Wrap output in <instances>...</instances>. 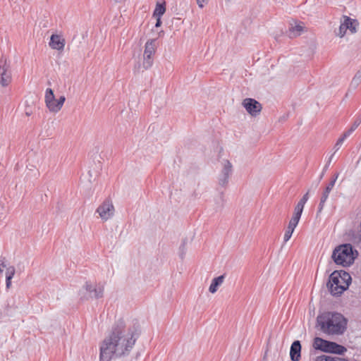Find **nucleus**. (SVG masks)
I'll return each mask as SVG.
<instances>
[{"label":"nucleus","mask_w":361,"mask_h":361,"mask_svg":"<svg viewBox=\"0 0 361 361\" xmlns=\"http://www.w3.org/2000/svg\"><path fill=\"white\" fill-rule=\"evenodd\" d=\"M343 18L344 26L346 30H349L351 33H355L359 25L357 20L353 19L347 16H343Z\"/></svg>","instance_id":"12"},{"label":"nucleus","mask_w":361,"mask_h":361,"mask_svg":"<svg viewBox=\"0 0 361 361\" xmlns=\"http://www.w3.org/2000/svg\"><path fill=\"white\" fill-rule=\"evenodd\" d=\"M302 25H303L302 23H300L298 24H296L294 26L291 25V27L288 30L289 37H295L300 35L304 30V27Z\"/></svg>","instance_id":"19"},{"label":"nucleus","mask_w":361,"mask_h":361,"mask_svg":"<svg viewBox=\"0 0 361 361\" xmlns=\"http://www.w3.org/2000/svg\"><path fill=\"white\" fill-rule=\"evenodd\" d=\"M5 267H6V265H5L3 259H0V276L2 275L4 268H5Z\"/></svg>","instance_id":"34"},{"label":"nucleus","mask_w":361,"mask_h":361,"mask_svg":"<svg viewBox=\"0 0 361 361\" xmlns=\"http://www.w3.org/2000/svg\"><path fill=\"white\" fill-rule=\"evenodd\" d=\"M243 106L252 116L258 115L262 110V105L255 99L246 98L243 102Z\"/></svg>","instance_id":"8"},{"label":"nucleus","mask_w":361,"mask_h":361,"mask_svg":"<svg viewBox=\"0 0 361 361\" xmlns=\"http://www.w3.org/2000/svg\"><path fill=\"white\" fill-rule=\"evenodd\" d=\"M324 204H325V202H322L320 200V202H319V207H318V211H317L318 213H320L322 211V209H323V208L324 207Z\"/></svg>","instance_id":"40"},{"label":"nucleus","mask_w":361,"mask_h":361,"mask_svg":"<svg viewBox=\"0 0 361 361\" xmlns=\"http://www.w3.org/2000/svg\"><path fill=\"white\" fill-rule=\"evenodd\" d=\"M140 335L138 326H127L122 319L117 320L110 335L100 347V361H110L114 356H127L132 350Z\"/></svg>","instance_id":"1"},{"label":"nucleus","mask_w":361,"mask_h":361,"mask_svg":"<svg viewBox=\"0 0 361 361\" xmlns=\"http://www.w3.org/2000/svg\"><path fill=\"white\" fill-rule=\"evenodd\" d=\"M361 83V71H358L353 78L349 86L350 90H355Z\"/></svg>","instance_id":"20"},{"label":"nucleus","mask_w":361,"mask_h":361,"mask_svg":"<svg viewBox=\"0 0 361 361\" xmlns=\"http://www.w3.org/2000/svg\"><path fill=\"white\" fill-rule=\"evenodd\" d=\"M329 341L324 340L323 338L316 337L314 339V348L317 350H320L323 352L328 353L329 347Z\"/></svg>","instance_id":"13"},{"label":"nucleus","mask_w":361,"mask_h":361,"mask_svg":"<svg viewBox=\"0 0 361 361\" xmlns=\"http://www.w3.org/2000/svg\"><path fill=\"white\" fill-rule=\"evenodd\" d=\"M53 102H56L54 91L51 88H47L45 92V103L49 110L52 112V107H55V104H53Z\"/></svg>","instance_id":"15"},{"label":"nucleus","mask_w":361,"mask_h":361,"mask_svg":"<svg viewBox=\"0 0 361 361\" xmlns=\"http://www.w3.org/2000/svg\"><path fill=\"white\" fill-rule=\"evenodd\" d=\"M334 185L335 180H331V181L328 183L325 189L331 192L333 188L334 187Z\"/></svg>","instance_id":"30"},{"label":"nucleus","mask_w":361,"mask_h":361,"mask_svg":"<svg viewBox=\"0 0 361 361\" xmlns=\"http://www.w3.org/2000/svg\"><path fill=\"white\" fill-rule=\"evenodd\" d=\"M65 100L66 97L64 96H61L58 99H56L55 107H52L53 112H58L59 110H61Z\"/></svg>","instance_id":"24"},{"label":"nucleus","mask_w":361,"mask_h":361,"mask_svg":"<svg viewBox=\"0 0 361 361\" xmlns=\"http://www.w3.org/2000/svg\"><path fill=\"white\" fill-rule=\"evenodd\" d=\"M224 279V275H221L218 277L214 278L212 280V281L210 284V286L209 288V292L212 293H216L218 290L219 286H220L223 283Z\"/></svg>","instance_id":"18"},{"label":"nucleus","mask_w":361,"mask_h":361,"mask_svg":"<svg viewBox=\"0 0 361 361\" xmlns=\"http://www.w3.org/2000/svg\"><path fill=\"white\" fill-rule=\"evenodd\" d=\"M328 199V197H326V195H322L321 197V199L320 200L322 202H326V200Z\"/></svg>","instance_id":"43"},{"label":"nucleus","mask_w":361,"mask_h":361,"mask_svg":"<svg viewBox=\"0 0 361 361\" xmlns=\"http://www.w3.org/2000/svg\"><path fill=\"white\" fill-rule=\"evenodd\" d=\"M358 294H359V295H360V296L361 297V288H360V289H359V293H358Z\"/></svg>","instance_id":"49"},{"label":"nucleus","mask_w":361,"mask_h":361,"mask_svg":"<svg viewBox=\"0 0 361 361\" xmlns=\"http://www.w3.org/2000/svg\"><path fill=\"white\" fill-rule=\"evenodd\" d=\"M352 281L350 275L344 270L334 271L330 276L327 287L334 296L342 294Z\"/></svg>","instance_id":"3"},{"label":"nucleus","mask_w":361,"mask_h":361,"mask_svg":"<svg viewBox=\"0 0 361 361\" xmlns=\"http://www.w3.org/2000/svg\"><path fill=\"white\" fill-rule=\"evenodd\" d=\"M338 176H339V173H336L334 175V176H333V178H332V179H331V180H335V182H336V180H337V178H338Z\"/></svg>","instance_id":"45"},{"label":"nucleus","mask_w":361,"mask_h":361,"mask_svg":"<svg viewBox=\"0 0 361 361\" xmlns=\"http://www.w3.org/2000/svg\"><path fill=\"white\" fill-rule=\"evenodd\" d=\"M309 199V192H307V193H305L302 197L300 200V201L298 202V204H299L301 206H305V203L307 202V201Z\"/></svg>","instance_id":"27"},{"label":"nucleus","mask_w":361,"mask_h":361,"mask_svg":"<svg viewBox=\"0 0 361 361\" xmlns=\"http://www.w3.org/2000/svg\"><path fill=\"white\" fill-rule=\"evenodd\" d=\"M320 330L327 335H342L347 329L348 320L341 313L326 312L317 317Z\"/></svg>","instance_id":"2"},{"label":"nucleus","mask_w":361,"mask_h":361,"mask_svg":"<svg viewBox=\"0 0 361 361\" xmlns=\"http://www.w3.org/2000/svg\"><path fill=\"white\" fill-rule=\"evenodd\" d=\"M290 357L292 361H299L301 357V344L300 341L293 342L290 349Z\"/></svg>","instance_id":"9"},{"label":"nucleus","mask_w":361,"mask_h":361,"mask_svg":"<svg viewBox=\"0 0 361 361\" xmlns=\"http://www.w3.org/2000/svg\"><path fill=\"white\" fill-rule=\"evenodd\" d=\"M154 17L157 18V22H156V24H155V27H159L161 25V17H159V16H154Z\"/></svg>","instance_id":"38"},{"label":"nucleus","mask_w":361,"mask_h":361,"mask_svg":"<svg viewBox=\"0 0 361 361\" xmlns=\"http://www.w3.org/2000/svg\"><path fill=\"white\" fill-rule=\"evenodd\" d=\"M15 268L14 267H9L6 269V286L7 288H9L11 284V279L13 277L15 274Z\"/></svg>","instance_id":"21"},{"label":"nucleus","mask_w":361,"mask_h":361,"mask_svg":"<svg viewBox=\"0 0 361 361\" xmlns=\"http://www.w3.org/2000/svg\"><path fill=\"white\" fill-rule=\"evenodd\" d=\"M49 46L54 49L63 50L65 46V39L61 36L54 34L51 36Z\"/></svg>","instance_id":"11"},{"label":"nucleus","mask_w":361,"mask_h":361,"mask_svg":"<svg viewBox=\"0 0 361 361\" xmlns=\"http://www.w3.org/2000/svg\"><path fill=\"white\" fill-rule=\"evenodd\" d=\"M354 131V130H353V128H350L349 130H348L347 131H345L343 135H344V137H348V136H350V135Z\"/></svg>","instance_id":"39"},{"label":"nucleus","mask_w":361,"mask_h":361,"mask_svg":"<svg viewBox=\"0 0 361 361\" xmlns=\"http://www.w3.org/2000/svg\"><path fill=\"white\" fill-rule=\"evenodd\" d=\"M96 212L103 221H107L114 216L115 209L111 200L107 199L98 207Z\"/></svg>","instance_id":"6"},{"label":"nucleus","mask_w":361,"mask_h":361,"mask_svg":"<svg viewBox=\"0 0 361 361\" xmlns=\"http://www.w3.org/2000/svg\"><path fill=\"white\" fill-rule=\"evenodd\" d=\"M315 361H348L339 357H332L329 355H321L317 357Z\"/></svg>","instance_id":"22"},{"label":"nucleus","mask_w":361,"mask_h":361,"mask_svg":"<svg viewBox=\"0 0 361 361\" xmlns=\"http://www.w3.org/2000/svg\"><path fill=\"white\" fill-rule=\"evenodd\" d=\"M0 84L3 87L8 85L12 80L10 63L7 59L2 56L0 59Z\"/></svg>","instance_id":"5"},{"label":"nucleus","mask_w":361,"mask_h":361,"mask_svg":"<svg viewBox=\"0 0 361 361\" xmlns=\"http://www.w3.org/2000/svg\"><path fill=\"white\" fill-rule=\"evenodd\" d=\"M296 226H295V224H291L290 222H289V224H288V226L287 228H288V229H289V230H290V231H294V230H295V227H296Z\"/></svg>","instance_id":"42"},{"label":"nucleus","mask_w":361,"mask_h":361,"mask_svg":"<svg viewBox=\"0 0 361 361\" xmlns=\"http://www.w3.org/2000/svg\"><path fill=\"white\" fill-rule=\"evenodd\" d=\"M360 123H361V113L357 116L353 124L352 125V126L350 128L355 130L359 126V125Z\"/></svg>","instance_id":"26"},{"label":"nucleus","mask_w":361,"mask_h":361,"mask_svg":"<svg viewBox=\"0 0 361 361\" xmlns=\"http://www.w3.org/2000/svg\"><path fill=\"white\" fill-rule=\"evenodd\" d=\"M324 173H325V171H322V174H321L320 178H322L323 177V176H324Z\"/></svg>","instance_id":"48"},{"label":"nucleus","mask_w":361,"mask_h":361,"mask_svg":"<svg viewBox=\"0 0 361 361\" xmlns=\"http://www.w3.org/2000/svg\"><path fill=\"white\" fill-rule=\"evenodd\" d=\"M301 215L302 214L301 213H298V212H295L293 213V219L297 220L298 221H300V219L301 217Z\"/></svg>","instance_id":"36"},{"label":"nucleus","mask_w":361,"mask_h":361,"mask_svg":"<svg viewBox=\"0 0 361 361\" xmlns=\"http://www.w3.org/2000/svg\"><path fill=\"white\" fill-rule=\"evenodd\" d=\"M289 222H290L291 224H295V226H297L299 221H298L297 220L291 218V219L290 220Z\"/></svg>","instance_id":"44"},{"label":"nucleus","mask_w":361,"mask_h":361,"mask_svg":"<svg viewBox=\"0 0 361 361\" xmlns=\"http://www.w3.org/2000/svg\"><path fill=\"white\" fill-rule=\"evenodd\" d=\"M334 154H335V152L333 154H331V156L329 157L328 162L326 163V164L325 165V166L323 169L324 171H326L327 170Z\"/></svg>","instance_id":"37"},{"label":"nucleus","mask_w":361,"mask_h":361,"mask_svg":"<svg viewBox=\"0 0 361 361\" xmlns=\"http://www.w3.org/2000/svg\"><path fill=\"white\" fill-rule=\"evenodd\" d=\"M153 61H154V58L153 56H146V55H143V63H142V65L141 66L140 63H138L137 65H135V71H140L141 68H142L143 69L142 70V71H143L144 70H147L148 68H151L152 64H153Z\"/></svg>","instance_id":"14"},{"label":"nucleus","mask_w":361,"mask_h":361,"mask_svg":"<svg viewBox=\"0 0 361 361\" xmlns=\"http://www.w3.org/2000/svg\"><path fill=\"white\" fill-rule=\"evenodd\" d=\"M293 233V231H292L288 228L286 229L284 236H283L284 243H286L291 238Z\"/></svg>","instance_id":"29"},{"label":"nucleus","mask_w":361,"mask_h":361,"mask_svg":"<svg viewBox=\"0 0 361 361\" xmlns=\"http://www.w3.org/2000/svg\"><path fill=\"white\" fill-rule=\"evenodd\" d=\"M84 288L90 294L93 293L92 295H91L92 298L98 299L103 296L104 288L102 286H94L91 283L86 282Z\"/></svg>","instance_id":"10"},{"label":"nucleus","mask_w":361,"mask_h":361,"mask_svg":"<svg viewBox=\"0 0 361 361\" xmlns=\"http://www.w3.org/2000/svg\"><path fill=\"white\" fill-rule=\"evenodd\" d=\"M329 193H330V191L325 189L322 194L326 195V197H329Z\"/></svg>","instance_id":"46"},{"label":"nucleus","mask_w":361,"mask_h":361,"mask_svg":"<svg viewBox=\"0 0 361 361\" xmlns=\"http://www.w3.org/2000/svg\"><path fill=\"white\" fill-rule=\"evenodd\" d=\"M296 226H295V224H291L290 222H289V224H288V226L287 228H288V229H289V230H290V231H294V230H295V227H296Z\"/></svg>","instance_id":"41"},{"label":"nucleus","mask_w":361,"mask_h":361,"mask_svg":"<svg viewBox=\"0 0 361 361\" xmlns=\"http://www.w3.org/2000/svg\"><path fill=\"white\" fill-rule=\"evenodd\" d=\"M358 255V252L350 243L337 246L333 251L332 259L338 265L349 267L354 263Z\"/></svg>","instance_id":"4"},{"label":"nucleus","mask_w":361,"mask_h":361,"mask_svg":"<svg viewBox=\"0 0 361 361\" xmlns=\"http://www.w3.org/2000/svg\"><path fill=\"white\" fill-rule=\"evenodd\" d=\"M346 138L347 137H344V135H342L341 137L338 138V140H341V142L343 143Z\"/></svg>","instance_id":"47"},{"label":"nucleus","mask_w":361,"mask_h":361,"mask_svg":"<svg viewBox=\"0 0 361 361\" xmlns=\"http://www.w3.org/2000/svg\"><path fill=\"white\" fill-rule=\"evenodd\" d=\"M186 240H184L179 247V256L181 259H183L186 252L185 248Z\"/></svg>","instance_id":"25"},{"label":"nucleus","mask_w":361,"mask_h":361,"mask_svg":"<svg viewBox=\"0 0 361 361\" xmlns=\"http://www.w3.org/2000/svg\"><path fill=\"white\" fill-rule=\"evenodd\" d=\"M223 168L218 177L219 185L221 187H226L229 178L233 173V166L228 160H224L222 162Z\"/></svg>","instance_id":"7"},{"label":"nucleus","mask_w":361,"mask_h":361,"mask_svg":"<svg viewBox=\"0 0 361 361\" xmlns=\"http://www.w3.org/2000/svg\"><path fill=\"white\" fill-rule=\"evenodd\" d=\"M303 209H304V207L303 206H301L299 204H297V205L295 206V210L294 212H298V213H302V211H303Z\"/></svg>","instance_id":"31"},{"label":"nucleus","mask_w":361,"mask_h":361,"mask_svg":"<svg viewBox=\"0 0 361 361\" xmlns=\"http://www.w3.org/2000/svg\"><path fill=\"white\" fill-rule=\"evenodd\" d=\"M208 0H197V4L200 8H203L204 4L207 3Z\"/></svg>","instance_id":"33"},{"label":"nucleus","mask_w":361,"mask_h":361,"mask_svg":"<svg viewBox=\"0 0 361 361\" xmlns=\"http://www.w3.org/2000/svg\"><path fill=\"white\" fill-rule=\"evenodd\" d=\"M301 215L302 214L301 213H298V212H295L293 213V219L297 220L298 221H300V219L301 217Z\"/></svg>","instance_id":"35"},{"label":"nucleus","mask_w":361,"mask_h":361,"mask_svg":"<svg viewBox=\"0 0 361 361\" xmlns=\"http://www.w3.org/2000/svg\"><path fill=\"white\" fill-rule=\"evenodd\" d=\"M166 11V6L165 4H160L157 3L156 5V8L153 13V16H159L161 17V16L165 13Z\"/></svg>","instance_id":"23"},{"label":"nucleus","mask_w":361,"mask_h":361,"mask_svg":"<svg viewBox=\"0 0 361 361\" xmlns=\"http://www.w3.org/2000/svg\"><path fill=\"white\" fill-rule=\"evenodd\" d=\"M342 144L343 143L341 142V140H337V142L335 144L334 147V149H335V152H337L340 149Z\"/></svg>","instance_id":"32"},{"label":"nucleus","mask_w":361,"mask_h":361,"mask_svg":"<svg viewBox=\"0 0 361 361\" xmlns=\"http://www.w3.org/2000/svg\"><path fill=\"white\" fill-rule=\"evenodd\" d=\"M346 29L345 28V26H344V23H343V20L341 22V25L339 27V32L337 34L338 36H340L341 37H343L344 36V35L345 34L346 32Z\"/></svg>","instance_id":"28"},{"label":"nucleus","mask_w":361,"mask_h":361,"mask_svg":"<svg viewBox=\"0 0 361 361\" xmlns=\"http://www.w3.org/2000/svg\"><path fill=\"white\" fill-rule=\"evenodd\" d=\"M329 348L328 353L337 355H343L345 351H347L345 347L333 341H330Z\"/></svg>","instance_id":"16"},{"label":"nucleus","mask_w":361,"mask_h":361,"mask_svg":"<svg viewBox=\"0 0 361 361\" xmlns=\"http://www.w3.org/2000/svg\"><path fill=\"white\" fill-rule=\"evenodd\" d=\"M156 42L155 39L148 40L145 44L143 55L153 56L156 51Z\"/></svg>","instance_id":"17"}]
</instances>
